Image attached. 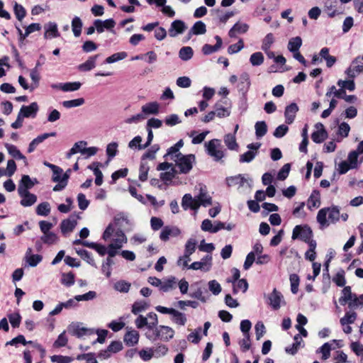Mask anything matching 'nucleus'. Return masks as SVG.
Returning a JSON list of instances; mask_svg holds the SVG:
<instances>
[{
	"mask_svg": "<svg viewBox=\"0 0 363 363\" xmlns=\"http://www.w3.org/2000/svg\"><path fill=\"white\" fill-rule=\"evenodd\" d=\"M113 235L114 238L111 244L116 247V248H121L123 244L127 242V238L125 233L120 229L115 231L112 224H109L106 228L103 234V239L105 240H108Z\"/></svg>",
	"mask_w": 363,
	"mask_h": 363,
	"instance_id": "3",
	"label": "nucleus"
},
{
	"mask_svg": "<svg viewBox=\"0 0 363 363\" xmlns=\"http://www.w3.org/2000/svg\"><path fill=\"white\" fill-rule=\"evenodd\" d=\"M174 162L181 174H188L196 162V157L193 154H179Z\"/></svg>",
	"mask_w": 363,
	"mask_h": 363,
	"instance_id": "4",
	"label": "nucleus"
},
{
	"mask_svg": "<svg viewBox=\"0 0 363 363\" xmlns=\"http://www.w3.org/2000/svg\"><path fill=\"white\" fill-rule=\"evenodd\" d=\"M87 145V143L84 140L77 142L74 144L73 147L67 153V158L69 159L73 155L80 152L83 155V148Z\"/></svg>",
	"mask_w": 363,
	"mask_h": 363,
	"instance_id": "34",
	"label": "nucleus"
},
{
	"mask_svg": "<svg viewBox=\"0 0 363 363\" xmlns=\"http://www.w3.org/2000/svg\"><path fill=\"white\" fill-rule=\"evenodd\" d=\"M5 147L10 155L16 160H23L26 162V157L20 152L16 146L11 144H6Z\"/></svg>",
	"mask_w": 363,
	"mask_h": 363,
	"instance_id": "35",
	"label": "nucleus"
},
{
	"mask_svg": "<svg viewBox=\"0 0 363 363\" xmlns=\"http://www.w3.org/2000/svg\"><path fill=\"white\" fill-rule=\"evenodd\" d=\"M215 39L216 40V43L215 45H211L208 44H205L202 48V52L204 55H210L216 51H218L222 46V39L220 36L216 35Z\"/></svg>",
	"mask_w": 363,
	"mask_h": 363,
	"instance_id": "25",
	"label": "nucleus"
},
{
	"mask_svg": "<svg viewBox=\"0 0 363 363\" xmlns=\"http://www.w3.org/2000/svg\"><path fill=\"white\" fill-rule=\"evenodd\" d=\"M50 213V206L48 202H43L36 207V213L38 216H47Z\"/></svg>",
	"mask_w": 363,
	"mask_h": 363,
	"instance_id": "47",
	"label": "nucleus"
},
{
	"mask_svg": "<svg viewBox=\"0 0 363 363\" xmlns=\"http://www.w3.org/2000/svg\"><path fill=\"white\" fill-rule=\"evenodd\" d=\"M176 283L177 279L174 277H170L161 283L160 290L163 292H168L176 287Z\"/></svg>",
	"mask_w": 363,
	"mask_h": 363,
	"instance_id": "36",
	"label": "nucleus"
},
{
	"mask_svg": "<svg viewBox=\"0 0 363 363\" xmlns=\"http://www.w3.org/2000/svg\"><path fill=\"white\" fill-rule=\"evenodd\" d=\"M123 340L127 346H133L138 342L139 333L135 330H129L125 334Z\"/></svg>",
	"mask_w": 363,
	"mask_h": 363,
	"instance_id": "24",
	"label": "nucleus"
},
{
	"mask_svg": "<svg viewBox=\"0 0 363 363\" xmlns=\"http://www.w3.org/2000/svg\"><path fill=\"white\" fill-rule=\"evenodd\" d=\"M274 42V37L272 33H268L263 39L262 50L264 52L268 51Z\"/></svg>",
	"mask_w": 363,
	"mask_h": 363,
	"instance_id": "52",
	"label": "nucleus"
},
{
	"mask_svg": "<svg viewBox=\"0 0 363 363\" xmlns=\"http://www.w3.org/2000/svg\"><path fill=\"white\" fill-rule=\"evenodd\" d=\"M264 55L261 52H256L251 55L250 62L252 66H259L264 62Z\"/></svg>",
	"mask_w": 363,
	"mask_h": 363,
	"instance_id": "49",
	"label": "nucleus"
},
{
	"mask_svg": "<svg viewBox=\"0 0 363 363\" xmlns=\"http://www.w3.org/2000/svg\"><path fill=\"white\" fill-rule=\"evenodd\" d=\"M38 111V105L36 102L31 103L29 106H22L18 114L22 118L35 117Z\"/></svg>",
	"mask_w": 363,
	"mask_h": 363,
	"instance_id": "14",
	"label": "nucleus"
},
{
	"mask_svg": "<svg viewBox=\"0 0 363 363\" xmlns=\"http://www.w3.org/2000/svg\"><path fill=\"white\" fill-rule=\"evenodd\" d=\"M247 183V179L242 174H238L226 178V184L228 186H238V188H240L244 186Z\"/></svg>",
	"mask_w": 363,
	"mask_h": 363,
	"instance_id": "22",
	"label": "nucleus"
},
{
	"mask_svg": "<svg viewBox=\"0 0 363 363\" xmlns=\"http://www.w3.org/2000/svg\"><path fill=\"white\" fill-rule=\"evenodd\" d=\"M99 55L91 56L88 60L78 66V69L82 72H88L96 67V62Z\"/></svg>",
	"mask_w": 363,
	"mask_h": 363,
	"instance_id": "26",
	"label": "nucleus"
},
{
	"mask_svg": "<svg viewBox=\"0 0 363 363\" xmlns=\"http://www.w3.org/2000/svg\"><path fill=\"white\" fill-rule=\"evenodd\" d=\"M249 26L246 23H236L229 30L228 35L235 38L237 33H245L248 30Z\"/></svg>",
	"mask_w": 363,
	"mask_h": 363,
	"instance_id": "29",
	"label": "nucleus"
},
{
	"mask_svg": "<svg viewBox=\"0 0 363 363\" xmlns=\"http://www.w3.org/2000/svg\"><path fill=\"white\" fill-rule=\"evenodd\" d=\"M82 21L79 17L75 16L72 21V29L75 37H79L82 33Z\"/></svg>",
	"mask_w": 363,
	"mask_h": 363,
	"instance_id": "44",
	"label": "nucleus"
},
{
	"mask_svg": "<svg viewBox=\"0 0 363 363\" xmlns=\"http://www.w3.org/2000/svg\"><path fill=\"white\" fill-rule=\"evenodd\" d=\"M56 132H51V133H43L40 135H38L37 138H35V139H33L29 144L28 145V153H31L33 152L36 147L40 144L41 143H43L45 140H46L47 138H50V137H55L56 136Z\"/></svg>",
	"mask_w": 363,
	"mask_h": 363,
	"instance_id": "18",
	"label": "nucleus"
},
{
	"mask_svg": "<svg viewBox=\"0 0 363 363\" xmlns=\"http://www.w3.org/2000/svg\"><path fill=\"white\" fill-rule=\"evenodd\" d=\"M84 104V99L83 98H79L76 99L64 101L62 102V105L64 107L67 108H71L73 107H77L83 105Z\"/></svg>",
	"mask_w": 363,
	"mask_h": 363,
	"instance_id": "56",
	"label": "nucleus"
},
{
	"mask_svg": "<svg viewBox=\"0 0 363 363\" xmlns=\"http://www.w3.org/2000/svg\"><path fill=\"white\" fill-rule=\"evenodd\" d=\"M261 147L260 143H250L247 145L248 151L240 155V163H249L252 162L258 154V150Z\"/></svg>",
	"mask_w": 363,
	"mask_h": 363,
	"instance_id": "8",
	"label": "nucleus"
},
{
	"mask_svg": "<svg viewBox=\"0 0 363 363\" xmlns=\"http://www.w3.org/2000/svg\"><path fill=\"white\" fill-rule=\"evenodd\" d=\"M298 111V106L296 103H291L287 106L285 108L284 116L286 118V123L287 124H291L296 117V113Z\"/></svg>",
	"mask_w": 363,
	"mask_h": 363,
	"instance_id": "20",
	"label": "nucleus"
},
{
	"mask_svg": "<svg viewBox=\"0 0 363 363\" xmlns=\"http://www.w3.org/2000/svg\"><path fill=\"white\" fill-rule=\"evenodd\" d=\"M205 147L207 154L213 158L216 162L220 160L224 157V152L222 150V145L218 139H212L205 143Z\"/></svg>",
	"mask_w": 363,
	"mask_h": 363,
	"instance_id": "5",
	"label": "nucleus"
},
{
	"mask_svg": "<svg viewBox=\"0 0 363 363\" xmlns=\"http://www.w3.org/2000/svg\"><path fill=\"white\" fill-rule=\"evenodd\" d=\"M320 205V194L318 191H313L308 200V207L309 209L312 208H318Z\"/></svg>",
	"mask_w": 363,
	"mask_h": 363,
	"instance_id": "38",
	"label": "nucleus"
},
{
	"mask_svg": "<svg viewBox=\"0 0 363 363\" xmlns=\"http://www.w3.org/2000/svg\"><path fill=\"white\" fill-rule=\"evenodd\" d=\"M45 28V38H57L60 36V33L58 32L57 26L54 22H49L44 26Z\"/></svg>",
	"mask_w": 363,
	"mask_h": 363,
	"instance_id": "23",
	"label": "nucleus"
},
{
	"mask_svg": "<svg viewBox=\"0 0 363 363\" xmlns=\"http://www.w3.org/2000/svg\"><path fill=\"white\" fill-rule=\"evenodd\" d=\"M68 342V339L66 336L65 331H63L62 333H60L57 340L53 343V347L55 348H60L62 347H65L67 345Z\"/></svg>",
	"mask_w": 363,
	"mask_h": 363,
	"instance_id": "55",
	"label": "nucleus"
},
{
	"mask_svg": "<svg viewBox=\"0 0 363 363\" xmlns=\"http://www.w3.org/2000/svg\"><path fill=\"white\" fill-rule=\"evenodd\" d=\"M130 288V284L123 281L121 280L115 283L114 284V289L120 292L123 293H127L129 291Z\"/></svg>",
	"mask_w": 363,
	"mask_h": 363,
	"instance_id": "58",
	"label": "nucleus"
},
{
	"mask_svg": "<svg viewBox=\"0 0 363 363\" xmlns=\"http://www.w3.org/2000/svg\"><path fill=\"white\" fill-rule=\"evenodd\" d=\"M319 55L322 58V60H325L326 66L329 68L332 67L337 61L335 57L330 55L328 48H323L319 52Z\"/></svg>",
	"mask_w": 363,
	"mask_h": 363,
	"instance_id": "27",
	"label": "nucleus"
},
{
	"mask_svg": "<svg viewBox=\"0 0 363 363\" xmlns=\"http://www.w3.org/2000/svg\"><path fill=\"white\" fill-rule=\"evenodd\" d=\"M255 134L257 138H260L264 136L267 132V125L264 121H258L255 123Z\"/></svg>",
	"mask_w": 363,
	"mask_h": 363,
	"instance_id": "46",
	"label": "nucleus"
},
{
	"mask_svg": "<svg viewBox=\"0 0 363 363\" xmlns=\"http://www.w3.org/2000/svg\"><path fill=\"white\" fill-rule=\"evenodd\" d=\"M340 213L337 206L323 208L317 214V221L322 228L329 225L330 222L335 223L340 220Z\"/></svg>",
	"mask_w": 363,
	"mask_h": 363,
	"instance_id": "1",
	"label": "nucleus"
},
{
	"mask_svg": "<svg viewBox=\"0 0 363 363\" xmlns=\"http://www.w3.org/2000/svg\"><path fill=\"white\" fill-rule=\"evenodd\" d=\"M357 319V313L354 311H348L340 318V323L342 326L352 324Z\"/></svg>",
	"mask_w": 363,
	"mask_h": 363,
	"instance_id": "43",
	"label": "nucleus"
},
{
	"mask_svg": "<svg viewBox=\"0 0 363 363\" xmlns=\"http://www.w3.org/2000/svg\"><path fill=\"white\" fill-rule=\"evenodd\" d=\"M18 193L21 198L20 203L24 207L31 206L37 201L36 195L30 193L29 191H25L21 189H18Z\"/></svg>",
	"mask_w": 363,
	"mask_h": 363,
	"instance_id": "10",
	"label": "nucleus"
},
{
	"mask_svg": "<svg viewBox=\"0 0 363 363\" xmlns=\"http://www.w3.org/2000/svg\"><path fill=\"white\" fill-rule=\"evenodd\" d=\"M82 84L79 82L64 83L62 86L63 91H74L80 89Z\"/></svg>",
	"mask_w": 363,
	"mask_h": 363,
	"instance_id": "60",
	"label": "nucleus"
},
{
	"mask_svg": "<svg viewBox=\"0 0 363 363\" xmlns=\"http://www.w3.org/2000/svg\"><path fill=\"white\" fill-rule=\"evenodd\" d=\"M356 296L355 294L352 293L350 286H345L342 290V296L339 298V303L342 306H345L347 303L350 308V303L351 302H355L354 300H355Z\"/></svg>",
	"mask_w": 363,
	"mask_h": 363,
	"instance_id": "15",
	"label": "nucleus"
},
{
	"mask_svg": "<svg viewBox=\"0 0 363 363\" xmlns=\"http://www.w3.org/2000/svg\"><path fill=\"white\" fill-rule=\"evenodd\" d=\"M150 306V304L145 301H137L134 302L132 306L131 312L137 315L143 311H146Z\"/></svg>",
	"mask_w": 363,
	"mask_h": 363,
	"instance_id": "37",
	"label": "nucleus"
},
{
	"mask_svg": "<svg viewBox=\"0 0 363 363\" xmlns=\"http://www.w3.org/2000/svg\"><path fill=\"white\" fill-rule=\"evenodd\" d=\"M172 321L177 325H184L186 323V315L179 311L174 309L172 313Z\"/></svg>",
	"mask_w": 363,
	"mask_h": 363,
	"instance_id": "42",
	"label": "nucleus"
},
{
	"mask_svg": "<svg viewBox=\"0 0 363 363\" xmlns=\"http://www.w3.org/2000/svg\"><path fill=\"white\" fill-rule=\"evenodd\" d=\"M50 360L52 362L55 363H70L73 361V358L69 356L55 354L50 357Z\"/></svg>",
	"mask_w": 363,
	"mask_h": 363,
	"instance_id": "64",
	"label": "nucleus"
},
{
	"mask_svg": "<svg viewBox=\"0 0 363 363\" xmlns=\"http://www.w3.org/2000/svg\"><path fill=\"white\" fill-rule=\"evenodd\" d=\"M181 234V230L177 226L167 225L162 230L160 238L161 240L166 242L171 237H177Z\"/></svg>",
	"mask_w": 363,
	"mask_h": 363,
	"instance_id": "11",
	"label": "nucleus"
},
{
	"mask_svg": "<svg viewBox=\"0 0 363 363\" xmlns=\"http://www.w3.org/2000/svg\"><path fill=\"white\" fill-rule=\"evenodd\" d=\"M160 105L157 102H150L143 105L141 108L142 113L145 115L157 114L159 113Z\"/></svg>",
	"mask_w": 363,
	"mask_h": 363,
	"instance_id": "28",
	"label": "nucleus"
},
{
	"mask_svg": "<svg viewBox=\"0 0 363 363\" xmlns=\"http://www.w3.org/2000/svg\"><path fill=\"white\" fill-rule=\"evenodd\" d=\"M302 45L301 37L297 36L289 40L288 43V49L291 52H297Z\"/></svg>",
	"mask_w": 363,
	"mask_h": 363,
	"instance_id": "39",
	"label": "nucleus"
},
{
	"mask_svg": "<svg viewBox=\"0 0 363 363\" xmlns=\"http://www.w3.org/2000/svg\"><path fill=\"white\" fill-rule=\"evenodd\" d=\"M313 236V232L308 225H296L293 230L292 239H300L303 242L309 241Z\"/></svg>",
	"mask_w": 363,
	"mask_h": 363,
	"instance_id": "7",
	"label": "nucleus"
},
{
	"mask_svg": "<svg viewBox=\"0 0 363 363\" xmlns=\"http://www.w3.org/2000/svg\"><path fill=\"white\" fill-rule=\"evenodd\" d=\"M40 241L45 244L50 245L57 242L58 237L55 233L50 232L48 233H44L40 237Z\"/></svg>",
	"mask_w": 363,
	"mask_h": 363,
	"instance_id": "41",
	"label": "nucleus"
},
{
	"mask_svg": "<svg viewBox=\"0 0 363 363\" xmlns=\"http://www.w3.org/2000/svg\"><path fill=\"white\" fill-rule=\"evenodd\" d=\"M206 32V24L201 21H196L188 33L189 38H190L192 35H202L204 34Z\"/></svg>",
	"mask_w": 363,
	"mask_h": 363,
	"instance_id": "30",
	"label": "nucleus"
},
{
	"mask_svg": "<svg viewBox=\"0 0 363 363\" xmlns=\"http://www.w3.org/2000/svg\"><path fill=\"white\" fill-rule=\"evenodd\" d=\"M147 318L150 319V322H148V331H152L158 326L157 315L153 312H150L147 315Z\"/></svg>",
	"mask_w": 363,
	"mask_h": 363,
	"instance_id": "61",
	"label": "nucleus"
},
{
	"mask_svg": "<svg viewBox=\"0 0 363 363\" xmlns=\"http://www.w3.org/2000/svg\"><path fill=\"white\" fill-rule=\"evenodd\" d=\"M233 294H237L239 291H242L243 293H245L248 289V283L246 279H239L236 282L233 283Z\"/></svg>",
	"mask_w": 363,
	"mask_h": 363,
	"instance_id": "45",
	"label": "nucleus"
},
{
	"mask_svg": "<svg viewBox=\"0 0 363 363\" xmlns=\"http://www.w3.org/2000/svg\"><path fill=\"white\" fill-rule=\"evenodd\" d=\"M26 262L30 267H36L43 259V257L40 255H33L31 256L25 257Z\"/></svg>",
	"mask_w": 363,
	"mask_h": 363,
	"instance_id": "59",
	"label": "nucleus"
},
{
	"mask_svg": "<svg viewBox=\"0 0 363 363\" xmlns=\"http://www.w3.org/2000/svg\"><path fill=\"white\" fill-rule=\"evenodd\" d=\"M231 105L229 100L226 98L223 99L214 105V112L218 118H225L230 115Z\"/></svg>",
	"mask_w": 363,
	"mask_h": 363,
	"instance_id": "6",
	"label": "nucleus"
},
{
	"mask_svg": "<svg viewBox=\"0 0 363 363\" xmlns=\"http://www.w3.org/2000/svg\"><path fill=\"white\" fill-rule=\"evenodd\" d=\"M333 281L337 284V286H344L346 283L345 278V271L343 269H340L339 272H337V273L333 277Z\"/></svg>",
	"mask_w": 363,
	"mask_h": 363,
	"instance_id": "62",
	"label": "nucleus"
},
{
	"mask_svg": "<svg viewBox=\"0 0 363 363\" xmlns=\"http://www.w3.org/2000/svg\"><path fill=\"white\" fill-rule=\"evenodd\" d=\"M77 224V219L72 216L67 219H65L61 222L60 229L63 235H66L72 232Z\"/></svg>",
	"mask_w": 363,
	"mask_h": 363,
	"instance_id": "19",
	"label": "nucleus"
},
{
	"mask_svg": "<svg viewBox=\"0 0 363 363\" xmlns=\"http://www.w3.org/2000/svg\"><path fill=\"white\" fill-rule=\"evenodd\" d=\"M9 320L13 328H18L21 321V316L18 313H10L8 315Z\"/></svg>",
	"mask_w": 363,
	"mask_h": 363,
	"instance_id": "63",
	"label": "nucleus"
},
{
	"mask_svg": "<svg viewBox=\"0 0 363 363\" xmlns=\"http://www.w3.org/2000/svg\"><path fill=\"white\" fill-rule=\"evenodd\" d=\"M196 204H194V207L208 206L212 204V199L210 195L208 194L206 190L203 187H201L199 194L196 196Z\"/></svg>",
	"mask_w": 363,
	"mask_h": 363,
	"instance_id": "13",
	"label": "nucleus"
},
{
	"mask_svg": "<svg viewBox=\"0 0 363 363\" xmlns=\"http://www.w3.org/2000/svg\"><path fill=\"white\" fill-rule=\"evenodd\" d=\"M101 164L99 162H94L92 164L88 167L89 169H92L94 174L96 177L95 178V184L97 186H101L103 183V174L99 169V166Z\"/></svg>",
	"mask_w": 363,
	"mask_h": 363,
	"instance_id": "32",
	"label": "nucleus"
},
{
	"mask_svg": "<svg viewBox=\"0 0 363 363\" xmlns=\"http://www.w3.org/2000/svg\"><path fill=\"white\" fill-rule=\"evenodd\" d=\"M196 241L195 239L190 238L185 245L184 255L190 257L196 250Z\"/></svg>",
	"mask_w": 363,
	"mask_h": 363,
	"instance_id": "48",
	"label": "nucleus"
},
{
	"mask_svg": "<svg viewBox=\"0 0 363 363\" xmlns=\"http://www.w3.org/2000/svg\"><path fill=\"white\" fill-rule=\"evenodd\" d=\"M224 143L229 150H238V145L236 142L235 133L234 134H227L224 137Z\"/></svg>",
	"mask_w": 363,
	"mask_h": 363,
	"instance_id": "40",
	"label": "nucleus"
},
{
	"mask_svg": "<svg viewBox=\"0 0 363 363\" xmlns=\"http://www.w3.org/2000/svg\"><path fill=\"white\" fill-rule=\"evenodd\" d=\"M193 50L191 47H183L180 49L179 52V57L184 61L190 60L193 56Z\"/></svg>",
	"mask_w": 363,
	"mask_h": 363,
	"instance_id": "51",
	"label": "nucleus"
},
{
	"mask_svg": "<svg viewBox=\"0 0 363 363\" xmlns=\"http://www.w3.org/2000/svg\"><path fill=\"white\" fill-rule=\"evenodd\" d=\"M291 283V291L294 294H296L298 291L299 286V277L296 274H292L289 277Z\"/></svg>",
	"mask_w": 363,
	"mask_h": 363,
	"instance_id": "57",
	"label": "nucleus"
},
{
	"mask_svg": "<svg viewBox=\"0 0 363 363\" xmlns=\"http://www.w3.org/2000/svg\"><path fill=\"white\" fill-rule=\"evenodd\" d=\"M127 56H128V54L125 52H116V53H114L112 55L108 57L106 59L105 62L108 64L114 63L119 60H122L125 59V57H127Z\"/></svg>",
	"mask_w": 363,
	"mask_h": 363,
	"instance_id": "53",
	"label": "nucleus"
},
{
	"mask_svg": "<svg viewBox=\"0 0 363 363\" xmlns=\"http://www.w3.org/2000/svg\"><path fill=\"white\" fill-rule=\"evenodd\" d=\"M337 84L340 87V89H344L352 91L355 89V84L353 79L350 80H342L339 79L337 82Z\"/></svg>",
	"mask_w": 363,
	"mask_h": 363,
	"instance_id": "50",
	"label": "nucleus"
},
{
	"mask_svg": "<svg viewBox=\"0 0 363 363\" xmlns=\"http://www.w3.org/2000/svg\"><path fill=\"white\" fill-rule=\"evenodd\" d=\"M174 335V330L166 325H158L152 331H147L145 333V337L152 341H155L157 339L168 342L173 338Z\"/></svg>",
	"mask_w": 363,
	"mask_h": 363,
	"instance_id": "2",
	"label": "nucleus"
},
{
	"mask_svg": "<svg viewBox=\"0 0 363 363\" xmlns=\"http://www.w3.org/2000/svg\"><path fill=\"white\" fill-rule=\"evenodd\" d=\"M38 183V181L37 179L35 178L32 179L28 175H23L19 182L18 189H21V188L22 190L28 191Z\"/></svg>",
	"mask_w": 363,
	"mask_h": 363,
	"instance_id": "21",
	"label": "nucleus"
},
{
	"mask_svg": "<svg viewBox=\"0 0 363 363\" xmlns=\"http://www.w3.org/2000/svg\"><path fill=\"white\" fill-rule=\"evenodd\" d=\"M322 128L319 130L314 131L311 135L313 141L315 143H323L328 137V133L323 128V125L320 123Z\"/></svg>",
	"mask_w": 363,
	"mask_h": 363,
	"instance_id": "33",
	"label": "nucleus"
},
{
	"mask_svg": "<svg viewBox=\"0 0 363 363\" xmlns=\"http://www.w3.org/2000/svg\"><path fill=\"white\" fill-rule=\"evenodd\" d=\"M68 331L77 337H82L85 335H92L95 334V330L80 326L79 324H72L68 328Z\"/></svg>",
	"mask_w": 363,
	"mask_h": 363,
	"instance_id": "9",
	"label": "nucleus"
},
{
	"mask_svg": "<svg viewBox=\"0 0 363 363\" xmlns=\"http://www.w3.org/2000/svg\"><path fill=\"white\" fill-rule=\"evenodd\" d=\"M240 82L241 85V90L247 91L250 86V75L247 72H243L240 76Z\"/></svg>",
	"mask_w": 363,
	"mask_h": 363,
	"instance_id": "54",
	"label": "nucleus"
},
{
	"mask_svg": "<svg viewBox=\"0 0 363 363\" xmlns=\"http://www.w3.org/2000/svg\"><path fill=\"white\" fill-rule=\"evenodd\" d=\"M186 26L184 21L181 20H175L174 21L169 29V36L174 38L179 34H182L186 30Z\"/></svg>",
	"mask_w": 363,
	"mask_h": 363,
	"instance_id": "16",
	"label": "nucleus"
},
{
	"mask_svg": "<svg viewBox=\"0 0 363 363\" xmlns=\"http://www.w3.org/2000/svg\"><path fill=\"white\" fill-rule=\"evenodd\" d=\"M194 204H196V196L193 198L190 194H186L182 198V206L184 210L188 208H191L193 210L198 209V207L195 206Z\"/></svg>",
	"mask_w": 363,
	"mask_h": 363,
	"instance_id": "31",
	"label": "nucleus"
},
{
	"mask_svg": "<svg viewBox=\"0 0 363 363\" xmlns=\"http://www.w3.org/2000/svg\"><path fill=\"white\" fill-rule=\"evenodd\" d=\"M282 294L276 289L268 296L269 304L274 310H278L281 307V302L284 303Z\"/></svg>",
	"mask_w": 363,
	"mask_h": 363,
	"instance_id": "12",
	"label": "nucleus"
},
{
	"mask_svg": "<svg viewBox=\"0 0 363 363\" xmlns=\"http://www.w3.org/2000/svg\"><path fill=\"white\" fill-rule=\"evenodd\" d=\"M94 25L96 27V31L99 33L104 31V29L111 30L114 28L116 22L113 19L109 18L105 21L96 19L94 21Z\"/></svg>",
	"mask_w": 363,
	"mask_h": 363,
	"instance_id": "17",
	"label": "nucleus"
}]
</instances>
